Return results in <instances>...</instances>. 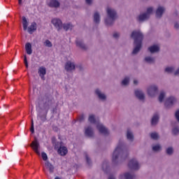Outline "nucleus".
Segmentation results:
<instances>
[{
  "instance_id": "obj_50",
  "label": "nucleus",
  "mask_w": 179,
  "mask_h": 179,
  "mask_svg": "<svg viewBox=\"0 0 179 179\" xmlns=\"http://www.w3.org/2000/svg\"><path fill=\"white\" fill-rule=\"evenodd\" d=\"M5 107H9V106L6 105H3L1 108H0V113H5L8 111V109L5 108Z\"/></svg>"
},
{
  "instance_id": "obj_47",
  "label": "nucleus",
  "mask_w": 179,
  "mask_h": 179,
  "mask_svg": "<svg viewBox=\"0 0 179 179\" xmlns=\"http://www.w3.org/2000/svg\"><path fill=\"white\" fill-rule=\"evenodd\" d=\"M30 131L31 134H34V121L33 120V119H31Z\"/></svg>"
},
{
  "instance_id": "obj_61",
  "label": "nucleus",
  "mask_w": 179,
  "mask_h": 179,
  "mask_svg": "<svg viewBox=\"0 0 179 179\" xmlns=\"http://www.w3.org/2000/svg\"><path fill=\"white\" fill-rule=\"evenodd\" d=\"M24 142H27V136H24Z\"/></svg>"
},
{
  "instance_id": "obj_35",
  "label": "nucleus",
  "mask_w": 179,
  "mask_h": 179,
  "mask_svg": "<svg viewBox=\"0 0 179 179\" xmlns=\"http://www.w3.org/2000/svg\"><path fill=\"white\" fill-rule=\"evenodd\" d=\"M83 155L85 157V160H86V163L87 164H88V166H92V159H90V157H89V155H87V152H85L83 153Z\"/></svg>"
},
{
  "instance_id": "obj_34",
  "label": "nucleus",
  "mask_w": 179,
  "mask_h": 179,
  "mask_svg": "<svg viewBox=\"0 0 179 179\" xmlns=\"http://www.w3.org/2000/svg\"><path fill=\"white\" fill-rule=\"evenodd\" d=\"M22 26L23 29L24 31L27 30V26H29V22H27V19H26V17H22Z\"/></svg>"
},
{
  "instance_id": "obj_36",
  "label": "nucleus",
  "mask_w": 179,
  "mask_h": 179,
  "mask_svg": "<svg viewBox=\"0 0 179 179\" xmlns=\"http://www.w3.org/2000/svg\"><path fill=\"white\" fill-rule=\"evenodd\" d=\"M166 154L168 156H173V155L174 154V148H173V147H169L166 150Z\"/></svg>"
},
{
  "instance_id": "obj_59",
  "label": "nucleus",
  "mask_w": 179,
  "mask_h": 179,
  "mask_svg": "<svg viewBox=\"0 0 179 179\" xmlns=\"http://www.w3.org/2000/svg\"><path fill=\"white\" fill-rule=\"evenodd\" d=\"M0 179H8V178H6V176H0Z\"/></svg>"
},
{
  "instance_id": "obj_52",
  "label": "nucleus",
  "mask_w": 179,
  "mask_h": 179,
  "mask_svg": "<svg viewBox=\"0 0 179 179\" xmlns=\"http://www.w3.org/2000/svg\"><path fill=\"white\" fill-rule=\"evenodd\" d=\"M174 29H176V30H178V29H179L178 22H174Z\"/></svg>"
},
{
  "instance_id": "obj_8",
  "label": "nucleus",
  "mask_w": 179,
  "mask_h": 179,
  "mask_svg": "<svg viewBox=\"0 0 179 179\" xmlns=\"http://www.w3.org/2000/svg\"><path fill=\"white\" fill-rule=\"evenodd\" d=\"M177 101V99L175 96H169L164 103L165 108L169 109L174 106V103Z\"/></svg>"
},
{
  "instance_id": "obj_29",
  "label": "nucleus",
  "mask_w": 179,
  "mask_h": 179,
  "mask_svg": "<svg viewBox=\"0 0 179 179\" xmlns=\"http://www.w3.org/2000/svg\"><path fill=\"white\" fill-rule=\"evenodd\" d=\"M127 139L129 141V142H134L135 138L134 137V134L130 130H127Z\"/></svg>"
},
{
  "instance_id": "obj_11",
  "label": "nucleus",
  "mask_w": 179,
  "mask_h": 179,
  "mask_svg": "<svg viewBox=\"0 0 179 179\" xmlns=\"http://www.w3.org/2000/svg\"><path fill=\"white\" fill-rule=\"evenodd\" d=\"M134 95L140 101H145V99L146 98L145 95V92L142 90H135Z\"/></svg>"
},
{
  "instance_id": "obj_30",
  "label": "nucleus",
  "mask_w": 179,
  "mask_h": 179,
  "mask_svg": "<svg viewBox=\"0 0 179 179\" xmlns=\"http://www.w3.org/2000/svg\"><path fill=\"white\" fill-rule=\"evenodd\" d=\"M150 136L153 141H159V139H160V136H159V133L156 131L150 133Z\"/></svg>"
},
{
  "instance_id": "obj_32",
  "label": "nucleus",
  "mask_w": 179,
  "mask_h": 179,
  "mask_svg": "<svg viewBox=\"0 0 179 179\" xmlns=\"http://www.w3.org/2000/svg\"><path fill=\"white\" fill-rule=\"evenodd\" d=\"M174 71H176V68H174V66H168L164 69L165 73H168L169 75L173 73Z\"/></svg>"
},
{
  "instance_id": "obj_28",
  "label": "nucleus",
  "mask_w": 179,
  "mask_h": 179,
  "mask_svg": "<svg viewBox=\"0 0 179 179\" xmlns=\"http://www.w3.org/2000/svg\"><path fill=\"white\" fill-rule=\"evenodd\" d=\"M144 61L145 62H146L147 64H155L156 62V59L155 57H152L150 56H147L144 58Z\"/></svg>"
},
{
  "instance_id": "obj_56",
  "label": "nucleus",
  "mask_w": 179,
  "mask_h": 179,
  "mask_svg": "<svg viewBox=\"0 0 179 179\" xmlns=\"http://www.w3.org/2000/svg\"><path fill=\"white\" fill-rule=\"evenodd\" d=\"M108 179H117V178H115V176L110 175L108 176Z\"/></svg>"
},
{
  "instance_id": "obj_18",
  "label": "nucleus",
  "mask_w": 179,
  "mask_h": 179,
  "mask_svg": "<svg viewBox=\"0 0 179 179\" xmlns=\"http://www.w3.org/2000/svg\"><path fill=\"white\" fill-rule=\"evenodd\" d=\"M48 6H49V8H55L57 9L61 6V3H59L58 0H50L48 3Z\"/></svg>"
},
{
  "instance_id": "obj_41",
  "label": "nucleus",
  "mask_w": 179,
  "mask_h": 179,
  "mask_svg": "<svg viewBox=\"0 0 179 179\" xmlns=\"http://www.w3.org/2000/svg\"><path fill=\"white\" fill-rule=\"evenodd\" d=\"M88 121L90 124H96V117H94V115H91L89 116Z\"/></svg>"
},
{
  "instance_id": "obj_60",
  "label": "nucleus",
  "mask_w": 179,
  "mask_h": 179,
  "mask_svg": "<svg viewBox=\"0 0 179 179\" xmlns=\"http://www.w3.org/2000/svg\"><path fill=\"white\" fill-rule=\"evenodd\" d=\"M138 83V82L137 80H134V85H135L136 86H137Z\"/></svg>"
},
{
  "instance_id": "obj_1",
  "label": "nucleus",
  "mask_w": 179,
  "mask_h": 179,
  "mask_svg": "<svg viewBox=\"0 0 179 179\" xmlns=\"http://www.w3.org/2000/svg\"><path fill=\"white\" fill-rule=\"evenodd\" d=\"M55 101L50 94H45L43 96L38 98V117L42 122L47 121V114L48 110H51L52 114L57 111V108L55 106Z\"/></svg>"
},
{
  "instance_id": "obj_5",
  "label": "nucleus",
  "mask_w": 179,
  "mask_h": 179,
  "mask_svg": "<svg viewBox=\"0 0 179 179\" xmlns=\"http://www.w3.org/2000/svg\"><path fill=\"white\" fill-rule=\"evenodd\" d=\"M153 7H148L146 9V11L144 13H140L136 17V20L138 23H143L144 22H148L150 19V16L153 15Z\"/></svg>"
},
{
  "instance_id": "obj_13",
  "label": "nucleus",
  "mask_w": 179,
  "mask_h": 179,
  "mask_svg": "<svg viewBox=\"0 0 179 179\" xmlns=\"http://www.w3.org/2000/svg\"><path fill=\"white\" fill-rule=\"evenodd\" d=\"M94 94H96V96H97V97L101 101H107V95H106V94L101 92V90H100V89L96 88L94 90Z\"/></svg>"
},
{
  "instance_id": "obj_2",
  "label": "nucleus",
  "mask_w": 179,
  "mask_h": 179,
  "mask_svg": "<svg viewBox=\"0 0 179 179\" xmlns=\"http://www.w3.org/2000/svg\"><path fill=\"white\" fill-rule=\"evenodd\" d=\"M128 157V150H127V145L124 141H119V144L113 151L112 155V162L115 165L122 163Z\"/></svg>"
},
{
  "instance_id": "obj_26",
  "label": "nucleus",
  "mask_w": 179,
  "mask_h": 179,
  "mask_svg": "<svg viewBox=\"0 0 179 179\" xmlns=\"http://www.w3.org/2000/svg\"><path fill=\"white\" fill-rule=\"evenodd\" d=\"M45 165L48 169L50 174H52V173H54V170H55V166H54V165H52V164L49 162V161H47L45 163Z\"/></svg>"
},
{
  "instance_id": "obj_15",
  "label": "nucleus",
  "mask_w": 179,
  "mask_h": 179,
  "mask_svg": "<svg viewBox=\"0 0 179 179\" xmlns=\"http://www.w3.org/2000/svg\"><path fill=\"white\" fill-rule=\"evenodd\" d=\"M84 134L85 136H87V138H93V136H94V131H93V127H92V126H88L87 127H85Z\"/></svg>"
},
{
  "instance_id": "obj_46",
  "label": "nucleus",
  "mask_w": 179,
  "mask_h": 179,
  "mask_svg": "<svg viewBox=\"0 0 179 179\" xmlns=\"http://www.w3.org/2000/svg\"><path fill=\"white\" fill-rule=\"evenodd\" d=\"M45 47L51 48L52 47V43H51V41H50V40H46L45 41Z\"/></svg>"
},
{
  "instance_id": "obj_24",
  "label": "nucleus",
  "mask_w": 179,
  "mask_h": 179,
  "mask_svg": "<svg viewBox=\"0 0 179 179\" xmlns=\"http://www.w3.org/2000/svg\"><path fill=\"white\" fill-rule=\"evenodd\" d=\"M27 30L29 34L34 33V31L37 30V23H36V22H32L31 25L28 27Z\"/></svg>"
},
{
  "instance_id": "obj_6",
  "label": "nucleus",
  "mask_w": 179,
  "mask_h": 179,
  "mask_svg": "<svg viewBox=\"0 0 179 179\" xmlns=\"http://www.w3.org/2000/svg\"><path fill=\"white\" fill-rule=\"evenodd\" d=\"M147 93L150 97H155L156 94L159 93V87L155 85H150L147 89Z\"/></svg>"
},
{
  "instance_id": "obj_19",
  "label": "nucleus",
  "mask_w": 179,
  "mask_h": 179,
  "mask_svg": "<svg viewBox=\"0 0 179 179\" xmlns=\"http://www.w3.org/2000/svg\"><path fill=\"white\" fill-rule=\"evenodd\" d=\"M76 43L77 47H78L79 48H81V50H83L84 51L87 50V47L86 44H85V43L83 42V40L77 39L76 41Z\"/></svg>"
},
{
  "instance_id": "obj_17",
  "label": "nucleus",
  "mask_w": 179,
  "mask_h": 179,
  "mask_svg": "<svg viewBox=\"0 0 179 179\" xmlns=\"http://www.w3.org/2000/svg\"><path fill=\"white\" fill-rule=\"evenodd\" d=\"M148 51H150V54H156L157 52H160V47L159 45H152L148 48Z\"/></svg>"
},
{
  "instance_id": "obj_3",
  "label": "nucleus",
  "mask_w": 179,
  "mask_h": 179,
  "mask_svg": "<svg viewBox=\"0 0 179 179\" xmlns=\"http://www.w3.org/2000/svg\"><path fill=\"white\" fill-rule=\"evenodd\" d=\"M131 38H132L134 41V50L131 52V55H138L142 50V45L143 43V38L145 36L141 29H134L131 35Z\"/></svg>"
},
{
  "instance_id": "obj_39",
  "label": "nucleus",
  "mask_w": 179,
  "mask_h": 179,
  "mask_svg": "<svg viewBox=\"0 0 179 179\" xmlns=\"http://www.w3.org/2000/svg\"><path fill=\"white\" fill-rule=\"evenodd\" d=\"M122 86H128L129 85V78L126 77L121 83Z\"/></svg>"
},
{
  "instance_id": "obj_23",
  "label": "nucleus",
  "mask_w": 179,
  "mask_h": 179,
  "mask_svg": "<svg viewBox=\"0 0 179 179\" xmlns=\"http://www.w3.org/2000/svg\"><path fill=\"white\" fill-rule=\"evenodd\" d=\"M57 152L60 156H66V155H68V148L62 145L57 150Z\"/></svg>"
},
{
  "instance_id": "obj_58",
  "label": "nucleus",
  "mask_w": 179,
  "mask_h": 179,
  "mask_svg": "<svg viewBox=\"0 0 179 179\" xmlns=\"http://www.w3.org/2000/svg\"><path fill=\"white\" fill-rule=\"evenodd\" d=\"M45 75H39V76L41 78L42 80H45V77H44Z\"/></svg>"
},
{
  "instance_id": "obj_33",
  "label": "nucleus",
  "mask_w": 179,
  "mask_h": 179,
  "mask_svg": "<svg viewBox=\"0 0 179 179\" xmlns=\"http://www.w3.org/2000/svg\"><path fill=\"white\" fill-rule=\"evenodd\" d=\"M63 29L65 31H68V30H72L73 29V25L71 23L64 24Z\"/></svg>"
},
{
  "instance_id": "obj_45",
  "label": "nucleus",
  "mask_w": 179,
  "mask_h": 179,
  "mask_svg": "<svg viewBox=\"0 0 179 179\" xmlns=\"http://www.w3.org/2000/svg\"><path fill=\"white\" fill-rule=\"evenodd\" d=\"M76 68L77 69H78V71H82L85 70V69L83 68V66H82L81 64H78L76 65Z\"/></svg>"
},
{
  "instance_id": "obj_4",
  "label": "nucleus",
  "mask_w": 179,
  "mask_h": 179,
  "mask_svg": "<svg viewBox=\"0 0 179 179\" xmlns=\"http://www.w3.org/2000/svg\"><path fill=\"white\" fill-rule=\"evenodd\" d=\"M118 19V13L114 8H106V17L104 18V23L108 27H113L115 20Z\"/></svg>"
},
{
  "instance_id": "obj_10",
  "label": "nucleus",
  "mask_w": 179,
  "mask_h": 179,
  "mask_svg": "<svg viewBox=\"0 0 179 179\" xmlns=\"http://www.w3.org/2000/svg\"><path fill=\"white\" fill-rule=\"evenodd\" d=\"M160 121V114L159 113H155L150 120L151 127H156Z\"/></svg>"
},
{
  "instance_id": "obj_48",
  "label": "nucleus",
  "mask_w": 179,
  "mask_h": 179,
  "mask_svg": "<svg viewBox=\"0 0 179 179\" xmlns=\"http://www.w3.org/2000/svg\"><path fill=\"white\" fill-rule=\"evenodd\" d=\"M24 64L26 68H29V62H27V56L26 55L24 56Z\"/></svg>"
},
{
  "instance_id": "obj_27",
  "label": "nucleus",
  "mask_w": 179,
  "mask_h": 179,
  "mask_svg": "<svg viewBox=\"0 0 179 179\" xmlns=\"http://www.w3.org/2000/svg\"><path fill=\"white\" fill-rule=\"evenodd\" d=\"M25 50L28 55H31V54H33V49H31V43L28 42L25 44Z\"/></svg>"
},
{
  "instance_id": "obj_62",
  "label": "nucleus",
  "mask_w": 179,
  "mask_h": 179,
  "mask_svg": "<svg viewBox=\"0 0 179 179\" xmlns=\"http://www.w3.org/2000/svg\"><path fill=\"white\" fill-rule=\"evenodd\" d=\"M4 10L6 13H9V12H10V10H6V8Z\"/></svg>"
},
{
  "instance_id": "obj_44",
  "label": "nucleus",
  "mask_w": 179,
  "mask_h": 179,
  "mask_svg": "<svg viewBox=\"0 0 179 179\" xmlns=\"http://www.w3.org/2000/svg\"><path fill=\"white\" fill-rule=\"evenodd\" d=\"M85 3L88 6H92L93 5V3H94V0H85Z\"/></svg>"
},
{
  "instance_id": "obj_20",
  "label": "nucleus",
  "mask_w": 179,
  "mask_h": 179,
  "mask_svg": "<svg viewBox=\"0 0 179 179\" xmlns=\"http://www.w3.org/2000/svg\"><path fill=\"white\" fill-rule=\"evenodd\" d=\"M135 173L131 172H126L124 175H120V179H134L135 178Z\"/></svg>"
},
{
  "instance_id": "obj_55",
  "label": "nucleus",
  "mask_w": 179,
  "mask_h": 179,
  "mask_svg": "<svg viewBox=\"0 0 179 179\" xmlns=\"http://www.w3.org/2000/svg\"><path fill=\"white\" fill-rule=\"evenodd\" d=\"M15 68H16V65L10 66L9 67V70H10V72H11L12 70L15 69Z\"/></svg>"
},
{
  "instance_id": "obj_25",
  "label": "nucleus",
  "mask_w": 179,
  "mask_h": 179,
  "mask_svg": "<svg viewBox=\"0 0 179 179\" xmlns=\"http://www.w3.org/2000/svg\"><path fill=\"white\" fill-rule=\"evenodd\" d=\"M102 170L104 173H108L110 171V163L108 161H104L102 164Z\"/></svg>"
},
{
  "instance_id": "obj_14",
  "label": "nucleus",
  "mask_w": 179,
  "mask_h": 179,
  "mask_svg": "<svg viewBox=\"0 0 179 179\" xmlns=\"http://www.w3.org/2000/svg\"><path fill=\"white\" fill-rule=\"evenodd\" d=\"M92 17L94 24H96V26H99V24H100V22H101V15H100V13L99 11H95Z\"/></svg>"
},
{
  "instance_id": "obj_22",
  "label": "nucleus",
  "mask_w": 179,
  "mask_h": 179,
  "mask_svg": "<svg viewBox=\"0 0 179 179\" xmlns=\"http://www.w3.org/2000/svg\"><path fill=\"white\" fill-rule=\"evenodd\" d=\"M76 66L75 64L71 62H67L65 64V69L67 72H71V71L75 70Z\"/></svg>"
},
{
  "instance_id": "obj_38",
  "label": "nucleus",
  "mask_w": 179,
  "mask_h": 179,
  "mask_svg": "<svg viewBox=\"0 0 179 179\" xmlns=\"http://www.w3.org/2000/svg\"><path fill=\"white\" fill-rule=\"evenodd\" d=\"M38 73H39V75H45L47 73V70L45 69V67H39Z\"/></svg>"
},
{
  "instance_id": "obj_64",
  "label": "nucleus",
  "mask_w": 179,
  "mask_h": 179,
  "mask_svg": "<svg viewBox=\"0 0 179 179\" xmlns=\"http://www.w3.org/2000/svg\"><path fill=\"white\" fill-rule=\"evenodd\" d=\"M55 179H61V178H59V177H58V176H56V177L55 178Z\"/></svg>"
},
{
  "instance_id": "obj_7",
  "label": "nucleus",
  "mask_w": 179,
  "mask_h": 179,
  "mask_svg": "<svg viewBox=\"0 0 179 179\" xmlns=\"http://www.w3.org/2000/svg\"><path fill=\"white\" fill-rule=\"evenodd\" d=\"M128 167L130 170H134L135 171H138L141 167L139 166V162L136 159H132L129 161L128 164Z\"/></svg>"
},
{
  "instance_id": "obj_49",
  "label": "nucleus",
  "mask_w": 179,
  "mask_h": 179,
  "mask_svg": "<svg viewBox=\"0 0 179 179\" xmlns=\"http://www.w3.org/2000/svg\"><path fill=\"white\" fill-rule=\"evenodd\" d=\"M78 121H79V122H84V121H85V114L83 113L81 115L79 116Z\"/></svg>"
},
{
  "instance_id": "obj_12",
  "label": "nucleus",
  "mask_w": 179,
  "mask_h": 179,
  "mask_svg": "<svg viewBox=\"0 0 179 179\" xmlns=\"http://www.w3.org/2000/svg\"><path fill=\"white\" fill-rule=\"evenodd\" d=\"M52 24L55 26L57 31L62 30V21L58 18H54L51 20Z\"/></svg>"
},
{
  "instance_id": "obj_63",
  "label": "nucleus",
  "mask_w": 179,
  "mask_h": 179,
  "mask_svg": "<svg viewBox=\"0 0 179 179\" xmlns=\"http://www.w3.org/2000/svg\"><path fill=\"white\" fill-rule=\"evenodd\" d=\"M2 19H3V17L2 16V15H0V20H2Z\"/></svg>"
},
{
  "instance_id": "obj_31",
  "label": "nucleus",
  "mask_w": 179,
  "mask_h": 179,
  "mask_svg": "<svg viewBox=\"0 0 179 179\" xmlns=\"http://www.w3.org/2000/svg\"><path fill=\"white\" fill-rule=\"evenodd\" d=\"M166 97V92L164 91H162L159 93V95L158 96V100L159 103H163L164 101V98Z\"/></svg>"
},
{
  "instance_id": "obj_37",
  "label": "nucleus",
  "mask_w": 179,
  "mask_h": 179,
  "mask_svg": "<svg viewBox=\"0 0 179 179\" xmlns=\"http://www.w3.org/2000/svg\"><path fill=\"white\" fill-rule=\"evenodd\" d=\"M172 135H173V136H178V135H179V127H174L172 129Z\"/></svg>"
},
{
  "instance_id": "obj_54",
  "label": "nucleus",
  "mask_w": 179,
  "mask_h": 179,
  "mask_svg": "<svg viewBox=\"0 0 179 179\" xmlns=\"http://www.w3.org/2000/svg\"><path fill=\"white\" fill-rule=\"evenodd\" d=\"M56 142H57V138L52 137V145H55Z\"/></svg>"
},
{
  "instance_id": "obj_42",
  "label": "nucleus",
  "mask_w": 179,
  "mask_h": 179,
  "mask_svg": "<svg viewBox=\"0 0 179 179\" xmlns=\"http://www.w3.org/2000/svg\"><path fill=\"white\" fill-rule=\"evenodd\" d=\"M64 145V143L62 141L61 142H56L55 144L53 145L55 146V149H59L60 147H62Z\"/></svg>"
},
{
  "instance_id": "obj_53",
  "label": "nucleus",
  "mask_w": 179,
  "mask_h": 179,
  "mask_svg": "<svg viewBox=\"0 0 179 179\" xmlns=\"http://www.w3.org/2000/svg\"><path fill=\"white\" fill-rule=\"evenodd\" d=\"M5 5L2 4V3H0V10H5Z\"/></svg>"
},
{
  "instance_id": "obj_40",
  "label": "nucleus",
  "mask_w": 179,
  "mask_h": 179,
  "mask_svg": "<svg viewBox=\"0 0 179 179\" xmlns=\"http://www.w3.org/2000/svg\"><path fill=\"white\" fill-rule=\"evenodd\" d=\"M161 150L162 145H160V144H156L155 145L152 146L153 152H160Z\"/></svg>"
},
{
  "instance_id": "obj_57",
  "label": "nucleus",
  "mask_w": 179,
  "mask_h": 179,
  "mask_svg": "<svg viewBox=\"0 0 179 179\" xmlns=\"http://www.w3.org/2000/svg\"><path fill=\"white\" fill-rule=\"evenodd\" d=\"M18 4L20 6H22V5H23V0H18Z\"/></svg>"
},
{
  "instance_id": "obj_16",
  "label": "nucleus",
  "mask_w": 179,
  "mask_h": 179,
  "mask_svg": "<svg viewBox=\"0 0 179 179\" xmlns=\"http://www.w3.org/2000/svg\"><path fill=\"white\" fill-rule=\"evenodd\" d=\"M30 146L32 148L33 150H34L35 153H36L38 156H40V151H38V149H40V143L36 140V141H32Z\"/></svg>"
},
{
  "instance_id": "obj_21",
  "label": "nucleus",
  "mask_w": 179,
  "mask_h": 179,
  "mask_svg": "<svg viewBox=\"0 0 179 179\" xmlns=\"http://www.w3.org/2000/svg\"><path fill=\"white\" fill-rule=\"evenodd\" d=\"M97 129L99 131L100 134H103V135H108V130L104 125L103 124H97Z\"/></svg>"
},
{
  "instance_id": "obj_9",
  "label": "nucleus",
  "mask_w": 179,
  "mask_h": 179,
  "mask_svg": "<svg viewBox=\"0 0 179 179\" xmlns=\"http://www.w3.org/2000/svg\"><path fill=\"white\" fill-rule=\"evenodd\" d=\"M164 13H166V8L162 6H158L155 11L156 19H162Z\"/></svg>"
},
{
  "instance_id": "obj_43",
  "label": "nucleus",
  "mask_w": 179,
  "mask_h": 179,
  "mask_svg": "<svg viewBox=\"0 0 179 179\" xmlns=\"http://www.w3.org/2000/svg\"><path fill=\"white\" fill-rule=\"evenodd\" d=\"M41 156H42V159H43V160H44V162H47V160H48V156L47 155V154L45 152H41Z\"/></svg>"
},
{
  "instance_id": "obj_51",
  "label": "nucleus",
  "mask_w": 179,
  "mask_h": 179,
  "mask_svg": "<svg viewBox=\"0 0 179 179\" xmlns=\"http://www.w3.org/2000/svg\"><path fill=\"white\" fill-rule=\"evenodd\" d=\"M113 38H120V34L117 32H115L113 35Z\"/></svg>"
}]
</instances>
